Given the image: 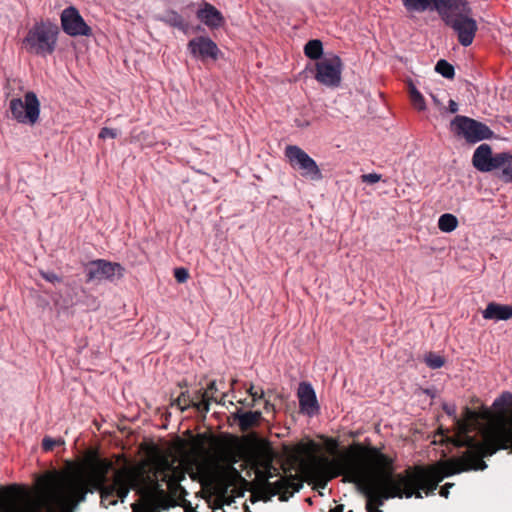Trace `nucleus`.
Instances as JSON below:
<instances>
[{
  "instance_id": "26",
  "label": "nucleus",
  "mask_w": 512,
  "mask_h": 512,
  "mask_svg": "<svg viewBox=\"0 0 512 512\" xmlns=\"http://www.w3.org/2000/svg\"><path fill=\"white\" fill-rule=\"evenodd\" d=\"M409 95L413 107L418 111H425L427 106L423 95L413 83H409Z\"/></svg>"
},
{
  "instance_id": "10",
  "label": "nucleus",
  "mask_w": 512,
  "mask_h": 512,
  "mask_svg": "<svg viewBox=\"0 0 512 512\" xmlns=\"http://www.w3.org/2000/svg\"><path fill=\"white\" fill-rule=\"evenodd\" d=\"M124 268L119 263H112L106 260L92 261L87 267V278L89 281H112L114 278H121Z\"/></svg>"
},
{
  "instance_id": "28",
  "label": "nucleus",
  "mask_w": 512,
  "mask_h": 512,
  "mask_svg": "<svg viewBox=\"0 0 512 512\" xmlns=\"http://www.w3.org/2000/svg\"><path fill=\"white\" fill-rule=\"evenodd\" d=\"M512 404V393L505 391L493 402V407L499 412L504 413L506 407Z\"/></svg>"
},
{
  "instance_id": "20",
  "label": "nucleus",
  "mask_w": 512,
  "mask_h": 512,
  "mask_svg": "<svg viewBox=\"0 0 512 512\" xmlns=\"http://www.w3.org/2000/svg\"><path fill=\"white\" fill-rule=\"evenodd\" d=\"M234 418L238 421L240 429L247 431L259 423L262 413L260 411L243 412L241 409H238L234 414Z\"/></svg>"
},
{
  "instance_id": "33",
  "label": "nucleus",
  "mask_w": 512,
  "mask_h": 512,
  "mask_svg": "<svg viewBox=\"0 0 512 512\" xmlns=\"http://www.w3.org/2000/svg\"><path fill=\"white\" fill-rule=\"evenodd\" d=\"M247 392L249 393V395L252 397V401L250 403L247 404L248 407H254L255 404H256V401L261 399L264 395V392L261 391L260 393H258L257 391H254V387L253 385H251L249 387V389L247 390Z\"/></svg>"
},
{
  "instance_id": "34",
  "label": "nucleus",
  "mask_w": 512,
  "mask_h": 512,
  "mask_svg": "<svg viewBox=\"0 0 512 512\" xmlns=\"http://www.w3.org/2000/svg\"><path fill=\"white\" fill-rule=\"evenodd\" d=\"M174 277L179 283H184L189 278V273L185 268H177L174 271Z\"/></svg>"
},
{
  "instance_id": "22",
  "label": "nucleus",
  "mask_w": 512,
  "mask_h": 512,
  "mask_svg": "<svg viewBox=\"0 0 512 512\" xmlns=\"http://www.w3.org/2000/svg\"><path fill=\"white\" fill-rule=\"evenodd\" d=\"M458 219L451 213L442 214L438 219V228L444 233H451L458 227Z\"/></svg>"
},
{
  "instance_id": "30",
  "label": "nucleus",
  "mask_w": 512,
  "mask_h": 512,
  "mask_svg": "<svg viewBox=\"0 0 512 512\" xmlns=\"http://www.w3.org/2000/svg\"><path fill=\"white\" fill-rule=\"evenodd\" d=\"M444 358L435 353H429L425 357V363L431 369H438L444 365Z\"/></svg>"
},
{
  "instance_id": "18",
  "label": "nucleus",
  "mask_w": 512,
  "mask_h": 512,
  "mask_svg": "<svg viewBox=\"0 0 512 512\" xmlns=\"http://www.w3.org/2000/svg\"><path fill=\"white\" fill-rule=\"evenodd\" d=\"M482 316L486 320L502 321L512 318V305L498 304L495 302L489 303Z\"/></svg>"
},
{
  "instance_id": "21",
  "label": "nucleus",
  "mask_w": 512,
  "mask_h": 512,
  "mask_svg": "<svg viewBox=\"0 0 512 512\" xmlns=\"http://www.w3.org/2000/svg\"><path fill=\"white\" fill-rule=\"evenodd\" d=\"M217 390L216 382L212 381L209 383L207 390L201 394L199 402H193L192 405L197 408L198 411L208 412L209 411V401L214 400L213 392Z\"/></svg>"
},
{
  "instance_id": "35",
  "label": "nucleus",
  "mask_w": 512,
  "mask_h": 512,
  "mask_svg": "<svg viewBox=\"0 0 512 512\" xmlns=\"http://www.w3.org/2000/svg\"><path fill=\"white\" fill-rule=\"evenodd\" d=\"M381 175L378 173H369L361 176V180L364 183L374 184L381 180Z\"/></svg>"
},
{
  "instance_id": "19",
  "label": "nucleus",
  "mask_w": 512,
  "mask_h": 512,
  "mask_svg": "<svg viewBox=\"0 0 512 512\" xmlns=\"http://www.w3.org/2000/svg\"><path fill=\"white\" fill-rule=\"evenodd\" d=\"M495 171H497V177L503 182L512 183V155L510 153H499Z\"/></svg>"
},
{
  "instance_id": "8",
  "label": "nucleus",
  "mask_w": 512,
  "mask_h": 512,
  "mask_svg": "<svg viewBox=\"0 0 512 512\" xmlns=\"http://www.w3.org/2000/svg\"><path fill=\"white\" fill-rule=\"evenodd\" d=\"M342 61L337 55H329L316 63L315 79L324 86L335 88L341 82Z\"/></svg>"
},
{
  "instance_id": "16",
  "label": "nucleus",
  "mask_w": 512,
  "mask_h": 512,
  "mask_svg": "<svg viewBox=\"0 0 512 512\" xmlns=\"http://www.w3.org/2000/svg\"><path fill=\"white\" fill-rule=\"evenodd\" d=\"M299 406L301 412L312 416L319 410L315 391L311 384L301 383L298 388Z\"/></svg>"
},
{
  "instance_id": "23",
  "label": "nucleus",
  "mask_w": 512,
  "mask_h": 512,
  "mask_svg": "<svg viewBox=\"0 0 512 512\" xmlns=\"http://www.w3.org/2000/svg\"><path fill=\"white\" fill-rule=\"evenodd\" d=\"M408 12H424L431 9L433 0H402Z\"/></svg>"
},
{
  "instance_id": "42",
  "label": "nucleus",
  "mask_w": 512,
  "mask_h": 512,
  "mask_svg": "<svg viewBox=\"0 0 512 512\" xmlns=\"http://www.w3.org/2000/svg\"><path fill=\"white\" fill-rule=\"evenodd\" d=\"M431 97H432L433 102H434L436 105H440V102H439V100L436 98V96H434L433 94H431Z\"/></svg>"
},
{
  "instance_id": "24",
  "label": "nucleus",
  "mask_w": 512,
  "mask_h": 512,
  "mask_svg": "<svg viewBox=\"0 0 512 512\" xmlns=\"http://www.w3.org/2000/svg\"><path fill=\"white\" fill-rule=\"evenodd\" d=\"M160 20L172 27H176L181 30L185 29L183 17L174 10L166 11L165 14L160 18Z\"/></svg>"
},
{
  "instance_id": "25",
  "label": "nucleus",
  "mask_w": 512,
  "mask_h": 512,
  "mask_svg": "<svg viewBox=\"0 0 512 512\" xmlns=\"http://www.w3.org/2000/svg\"><path fill=\"white\" fill-rule=\"evenodd\" d=\"M305 55L313 60H317L323 53V46L320 40L314 39L306 43L304 47Z\"/></svg>"
},
{
  "instance_id": "40",
  "label": "nucleus",
  "mask_w": 512,
  "mask_h": 512,
  "mask_svg": "<svg viewBox=\"0 0 512 512\" xmlns=\"http://www.w3.org/2000/svg\"><path fill=\"white\" fill-rule=\"evenodd\" d=\"M329 512H344V505H337L333 509H331Z\"/></svg>"
},
{
  "instance_id": "14",
  "label": "nucleus",
  "mask_w": 512,
  "mask_h": 512,
  "mask_svg": "<svg viewBox=\"0 0 512 512\" xmlns=\"http://www.w3.org/2000/svg\"><path fill=\"white\" fill-rule=\"evenodd\" d=\"M499 160V153L493 154L488 144H481L476 148L472 157L473 166L480 172H491L496 170Z\"/></svg>"
},
{
  "instance_id": "4",
  "label": "nucleus",
  "mask_w": 512,
  "mask_h": 512,
  "mask_svg": "<svg viewBox=\"0 0 512 512\" xmlns=\"http://www.w3.org/2000/svg\"><path fill=\"white\" fill-rule=\"evenodd\" d=\"M59 28L51 21L35 23L23 39V45L28 53L45 57L55 51Z\"/></svg>"
},
{
  "instance_id": "11",
  "label": "nucleus",
  "mask_w": 512,
  "mask_h": 512,
  "mask_svg": "<svg viewBox=\"0 0 512 512\" xmlns=\"http://www.w3.org/2000/svg\"><path fill=\"white\" fill-rule=\"evenodd\" d=\"M446 24L451 26L456 32L458 41L462 46L467 47L472 44L478 28L474 19L464 13H459L452 19H449Z\"/></svg>"
},
{
  "instance_id": "7",
  "label": "nucleus",
  "mask_w": 512,
  "mask_h": 512,
  "mask_svg": "<svg viewBox=\"0 0 512 512\" xmlns=\"http://www.w3.org/2000/svg\"><path fill=\"white\" fill-rule=\"evenodd\" d=\"M285 156L293 168L299 169L301 175L312 180H321L322 173L315 162L302 148L296 145H288L285 148Z\"/></svg>"
},
{
  "instance_id": "29",
  "label": "nucleus",
  "mask_w": 512,
  "mask_h": 512,
  "mask_svg": "<svg viewBox=\"0 0 512 512\" xmlns=\"http://www.w3.org/2000/svg\"><path fill=\"white\" fill-rule=\"evenodd\" d=\"M435 71L447 79H452L455 74L454 67L444 59L437 62Z\"/></svg>"
},
{
  "instance_id": "12",
  "label": "nucleus",
  "mask_w": 512,
  "mask_h": 512,
  "mask_svg": "<svg viewBox=\"0 0 512 512\" xmlns=\"http://www.w3.org/2000/svg\"><path fill=\"white\" fill-rule=\"evenodd\" d=\"M187 48L193 58L199 60H216L220 54L217 44L206 36H198L188 42Z\"/></svg>"
},
{
  "instance_id": "27",
  "label": "nucleus",
  "mask_w": 512,
  "mask_h": 512,
  "mask_svg": "<svg viewBox=\"0 0 512 512\" xmlns=\"http://www.w3.org/2000/svg\"><path fill=\"white\" fill-rule=\"evenodd\" d=\"M310 453V447L304 443L297 444L291 452V460L294 464L304 465V457Z\"/></svg>"
},
{
  "instance_id": "39",
  "label": "nucleus",
  "mask_w": 512,
  "mask_h": 512,
  "mask_svg": "<svg viewBox=\"0 0 512 512\" xmlns=\"http://www.w3.org/2000/svg\"><path fill=\"white\" fill-rule=\"evenodd\" d=\"M458 109H459V107H458L457 102L451 99L449 101V111L451 113H456L458 111Z\"/></svg>"
},
{
  "instance_id": "1",
  "label": "nucleus",
  "mask_w": 512,
  "mask_h": 512,
  "mask_svg": "<svg viewBox=\"0 0 512 512\" xmlns=\"http://www.w3.org/2000/svg\"><path fill=\"white\" fill-rule=\"evenodd\" d=\"M176 459L158 448L132 467L116 470L111 482L107 475L111 462L92 456L87 468L69 464L65 470H52L39 476L33 490L17 486H0V512H73L86 499L88 492H100L105 508L124 502L131 489L140 498L132 504V512H161L173 506V499L163 488L175 491L185 478Z\"/></svg>"
},
{
  "instance_id": "41",
  "label": "nucleus",
  "mask_w": 512,
  "mask_h": 512,
  "mask_svg": "<svg viewBox=\"0 0 512 512\" xmlns=\"http://www.w3.org/2000/svg\"><path fill=\"white\" fill-rule=\"evenodd\" d=\"M296 125H297L298 127L303 128V127H307V126H309V125H310V123H309L308 121H305V122H298V121H297V122H296Z\"/></svg>"
},
{
  "instance_id": "37",
  "label": "nucleus",
  "mask_w": 512,
  "mask_h": 512,
  "mask_svg": "<svg viewBox=\"0 0 512 512\" xmlns=\"http://www.w3.org/2000/svg\"><path fill=\"white\" fill-rule=\"evenodd\" d=\"M176 403L181 410H185L187 407H189L191 405L190 403L186 402L184 394H182L180 397H178V399L176 400Z\"/></svg>"
},
{
  "instance_id": "6",
  "label": "nucleus",
  "mask_w": 512,
  "mask_h": 512,
  "mask_svg": "<svg viewBox=\"0 0 512 512\" xmlns=\"http://www.w3.org/2000/svg\"><path fill=\"white\" fill-rule=\"evenodd\" d=\"M9 109L13 119L22 124L33 125L39 119L40 102L34 92H27L24 99H11Z\"/></svg>"
},
{
  "instance_id": "32",
  "label": "nucleus",
  "mask_w": 512,
  "mask_h": 512,
  "mask_svg": "<svg viewBox=\"0 0 512 512\" xmlns=\"http://www.w3.org/2000/svg\"><path fill=\"white\" fill-rule=\"evenodd\" d=\"M40 275L50 283L56 284L61 282V278L54 272L41 270Z\"/></svg>"
},
{
  "instance_id": "17",
  "label": "nucleus",
  "mask_w": 512,
  "mask_h": 512,
  "mask_svg": "<svg viewBox=\"0 0 512 512\" xmlns=\"http://www.w3.org/2000/svg\"><path fill=\"white\" fill-rule=\"evenodd\" d=\"M197 18L212 29L219 28L224 23L221 12L209 3H204L202 8L197 11Z\"/></svg>"
},
{
  "instance_id": "3",
  "label": "nucleus",
  "mask_w": 512,
  "mask_h": 512,
  "mask_svg": "<svg viewBox=\"0 0 512 512\" xmlns=\"http://www.w3.org/2000/svg\"><path fill=\"white\" fill-rule=\"evenodd\" d=\"M274 454L267 444L256 445L250 453V462L255 470V481L265 500L279 495L281 501H287L298 492L303 484L298 476H281L273 465Z\"/></svg>"
},
{
  "instance_id": "31",
  "label": "nucleus",
  "mask_w": 512,
  "mask_h": 512,
  "mask_svg": "<svg viewBox=\"0 0 512 512\" xmlns=\"http://www.w3.org/2000/svg\"><path fill=\"white\" fill-rule=\"evenodd\" d=\"M63 444H64V440L61 438L53 439L51 437H45L42 440V448L46 452L51 451L55 446H60Z\"/></svg>"
},
{
  "instance_id": "15",
  "label": "nucleus",
  "mask_w": 512,
  "mask_h": 512,
  "mask_svg": "<svg viewBox=\"0 0 512 512\" xmlns=\"http://www.w3.org/2000/svg\"><path fill=\"white\" fill-rule=\"evenodd\" d=\"M431 9L436 10L445 22L469 11L465 0H433Z\"/></svg>"
},
{
  "instance_id": "5",
  "label": "nucleus",
  "mask_w": 512,
  "mask_h": 512,
  "mask_svg": "<svg viewBox=\"0 0 512 512\" xmlns=\"http://www.w3.org/2000/svg\"><path fill=\"white\" fill-rule=\"evenodd\" d=\"M450 128L455 136L463 138L466 142L472 144L490 139L493 135V132L487 125L467 116H456L451 121Z\"/></svg>"
},
{
  "instance_id": "38",
  "label": "nucleus",
  "mask_w": 512,
  "mask_h": 512,
  "mask_svg": "<svg viewBox=\"0 0 512 512\" xmlns=\"http://www.w3.org/2000/svg\"><path fill=\"white\" fill-rule=\"evenodd\" d=\"M454 484L452 483H446L441 489H440V495L442 497L447 498L449 495V488H451Z\"/></svg>"
},
{
  "instance_id": "9",
  "label": "nucleus",
  "mask_w": 512,
  "mask_h": 512,
  "mask_svg": "<svg viewBox=\"0 0 512 512\" xmlns=\"http://www.w3.org/2000/svg\"><path fill=\"white\" fill-rule=\"evenodd\" d=\"M63 31L69 36H90L91 28L74 6L65 8L60 16Z\"/></svg>"
},
{
  "instance_id": "13",
  "label": "nucleus",
  "mask_w": 512,
  "mask_h": 512,
  "mask_svg": "<svg viewBox=\"0 0 512 512\" xmlns=\"http://www.w3.org/2000/svg\"><path fill=\"white\" fill-rule=\"evenodd\" d=\"M486 452L494 454L500 449H512V428L499 426L488 433Z\"/></svg>"
},
{
  "instance_id": "2",
  "label": "nucleus",
  "mask_w": 512,
  "mask_h": 512,
  "mask_svg": "<svg viewBox=\"0 0 512 512\" xmlns=\"http://www.w3.org/2000/svg\"><path fill=\"white\" fill-rule=\"evenodd\" d=\"M236 462L235 453L224 450L205 458L197 465L201 481L211 487L208 502L214 510L230 505L235 497L241 496L235 487V482L240 478L239 472L233 466Z\"/></svg>"
},
{
  "instance_id": "43",
  "label": "nucleus",
  "mask_w": 512,
  "mask_h": 512,
  "mask_svg": "<svg viewBox=\"0 0 512 512\" xmlns=\"http://www.w3.org/2000/svg\"><path fill=\"white\" fill-rule=\"evenodd\" d=\"M349 512H353V511H349Z\"/></svg>"
},
{
  "instance_id": "36",
  "label": "nucleus",
  "mask_w": 512,
  "mask_h": 512,
  "mask_svg": "<svg viewBox=\"0 0 512 512\" xmlns=\"http://www.w3.org/2000/svg\"><path fill=\"white\" fill-rule=\"evenodd\" d=\"M117 131L111 128L104 127L101 129L99 133V138L101 139H107V138H116L117 137Z\"/></svg>"
}]
</instances>
